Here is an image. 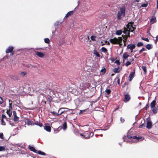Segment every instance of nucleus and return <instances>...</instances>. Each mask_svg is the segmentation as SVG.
<instances>
[{
  "label": "nucleus",
  "mask_w": 158,
  "mask_h": 158,
  "mask_svg": "<svg viewBox=\"0 0 158 158\" xmlns=\"http://www.w3.org/2000/svg\"><path fill=\"white\" fill-rule=\"evenodd\" d=\"M1 124L3 125H6L5 122L2 119L1 120Z\"/></svg>",
  "instance_id": "51"
},
{
  "label": "nucleus",
  "mask_w": 158,
  "mask_h": 158,
  "mask_svg": "<svg viewBox=\"0 0 158 158\" xmlns=\"http://www.w3.org/2000/svg\"><path fill=\"white\" fill-rule=\"evenodd\" d=\"M126 10V7L125 6H123L120 8V10L118 11L117 13L118 19L120 20L122 19L121 16L123 15L124 16L125 15V12Z\"/></svg>",
  "instance_id": "2"
},
{
  "label": "nucleus",
  "mask_w": 158,
  "mask_h": 158,
  "mask_svg": "<svg viewBox=\"0 0 158 158\" xmlns=\"http://www.w3.org/2000/svg\"><path fill=\"white\" fill-rule=\"evenodd\" d=\"M115 63H116L118 65H119L120 64V62L118 60H116L115 61Z\"/></svg>",
  "instance_id": "52"
},
{
  "label": "nucleus",
  "mask_w": 158,
  "mask_h": 158,
  "mask_svg": "<svg viewBox=\"0 0 158 158\" xmlns=\"http://www.w3.org/2000/svg\"><path fill=\"white\" fill-rule=\"evenodd\" d=\"M125 120L124 118H123V117H121L120 118V121L122 123H123L124 122Z\"/></svg>",
  "instance_id": "58"
},
{
  "label": "nucleus",
  "mask_w": 158,
  "mask_h": 158,
  "mask_svg": "<svg viewBox=\"0 0 158 158\" xmlns=\"http://www.w3.org/2000/svg\"><path fill=\"white\" fill-rule=\"evenodd\" d=\"M0 104H2V106L4 107L5 106V103H4L3 98L0 97Z\"/></svg>",
  "instance_id": "24"
},
{
  "label": "nucleus",
  "mask_w": 158,
  "mask_h": 158,
  "mask_svg": "<svg viewBox=\"0 0 158 158\" xmlns=\"http://www.w3.org/2000/svg\"><path fill=\"white\" fill-rule=\"evenodd\" d=\"M129 56V55L127 54V52L124 53L123 56V62H124L126 59H127Z\"/></svg>",
  "instance_id": "17"
},
{
  "label": "nucleus",
  "mask_w": 158,
  "mask_h": 158,
  "mask_svg": "<svg viewBox=\"0 0 158 158\" xmlns=\"http://www.w3.org/2000/svg\"><path fill=\"white\" fill-rule=\"evenodd\" d=\"M158 41V35H157L156 37V39L155 41V44H156L157 43V42Z\"/></svg>",
  "instance_id": "63"
},
{
  "label": "nucleus",
  "mask_w": 158,
  "mask_h": 158,
  "mask_svg": "<svg viewBox=\"0 0 158 158\" xmlns=\"http://www.w3.org/2000/svg\"><path fill=\"white\" fill-rule=\"evenodd\" d=\"M149 106L148 105V103H147V104L146 105V106L145 107V108L146 110H147L149 108Z\"/></svg>",
  "instance_id": "57"
},
{
  "label": "nucleus",
  "mask_w": 158,
  "mask_h": 158,
  "mask_svg": "<svg viewBox=\"0 0 158 158\" xmlns=\"http://www.w3.org/2000/svg\"><path fill=\"white\" fill-rule=\"evenodd\" d=\"M35 54L39 57L42 58L44 55V54L38 52H35Z\"/></svg>",
  "instance_id": "19"
},
{
  "label": "nucleus",
  "mask_w": 158,
  "mask_h": 158,
  "mask_svg": "<svg viewBox=\"0 0 158 158\" xmlns=\"http://www.w3.org/2000/svg\"><path fill=\"white\" fill-rule=\"evenodd\" d=\"M101 72L103 73L102 74H105L106 72V69L105 68L102 69L101 70Z\"/></svg>",
  "instance_id": "45"
},
{
  "label": "nucleus",
  "mask_w": 158,
  "mask_h": 158,
  "mask_svg": "<svg viewBox=\"0 0 158 158\" xmlns=\"http://www.w3.org/2000/svg\"><path fill=\"white\" fill-rule=\"evenodd\" d=\"M129 32H130V31L127 28H126V27H124V31L123 32L126 35Z\"/></svg>",
  "instance_id": "27"
},
{
  "label": "nucleus",
  "mask_w": 158,
  "mask_h": 158,
  "mask_svg": "<svg viewBox=\"0 0 158 158\" xmlns=\"http://www.w3.org/2000/svg\"><path fill=\"white\" fill-rule=\"evenodd\" d=\"M152 127V123L151 121L147 122L146 127L148 128H151Z\"/></svg>",
  "instance_id": "18"
},
{
  "label": "nucleus",
  "mask_w": 158,
  "mask_h": 158,
  "mask_svg": "<svg viewBox=\"0 0 158 158\" xmlns=\"http://www.w3.org/2000/svg\"><path fill=\"white\" fill-rule=\"evenodd\" d=\"M54 133H57L59 131L58 129H53Z\"/></svg>",
  "instance_id": "49"
},
{
  "label": "nucleus",
  "mask_w": 158,
  "mask_h": 158,
  "mask_svg": "<svg viewBox=\"0 0 158 158\" xmlns=\"http://www.w3.org/2000/svg\"><path fill=\"white\" fill-rule=\"evenodd\" d=\"M122 41V37H118V38L115 37L113 39H111L110 40V42L114 44H118V43H120V42H121Z\"/></svg>",
  "instance_id": "3"
},
{
  "label": "nucleus",
  "mask_w": 158,
  "mask_h": 158,
  "mask_svg": "<svg viewBox=\"0 0 158 158\" xmlns=\"http://www.w3.org/2000/svg\"><path fill=\"white\" fill-rule=\"evenodd\" d=\"M62 109H66L67 110H69V109H68L67 108H60L58 111V112L57 113L55 111H52L51 112V113L52 114V115H53L55 116H57L59 115V113L60 112V110Z\"/></svg>",
  "instance_id": "6"
},
{
  "label": "nucleus",
  "mask_w": 158,
  "mask_h": 158,
  "mask_svg": "<svg viewBox=\"0 0 158 158\" xmlns=\"http://www.w3.org/2000/svg\"><path fill=\"white\" fill-rule=\"evenodd\" d=\"M37 153H38L39 154L41 155H44V156L46 155V154L44 152H42L41 151H37Z\"/></svg>",
  "instance_id": "36"
},
{
  "label": "nucleus",
  "mask_w": 158,
  "mask_h": 158,
  "mask_svg": "<svg viewBox=\"0 0 158 158\" xmlns=\"http://www.w3.org/2000/svg\"><path fill=\"white\" fill-rule=\"evenodd\" d=\"M0 138L2 139H3V134L2 133H0Z\"/></svg>",
  "instance_id": "64"
},
{
  "label": "nucleus",
  "mask_w": 158,
  "mask_h": 158,
  "mask_svg": "<svg viewBox=\"0 0 158 158\" xmlns=\"http://www.w3.org/2000/svg\"><path fill=\"white\" fill-rule=\"evenodd\" d=\"M130 32H128V33L126 35H125V36L127 37V39L128 37H131L130 35Z\"/></svg>",
  "instance_id": "62"
},
{
  "label": "nucleus",
  "mask_w": 158,
  "mask_h": 158,
  "mask_svg": "<svg viewBox=\"0 0 158 158\" xmlns=\"http://www.w3.org/2000/svg\"><path fill=\"white\" fill-rule=\"evenodd\" d=\"M152 109V111L154 114H156L157 113L158 109L157 108L155 107L151 108Z\"/></svg>",
  "instance_id": "25"
},
{
  "label": "nucleus",
  "mask_w": 158,
  "mask_h": 158,
  "mask_svg": "<svg viewBox=\"0 0 158 158\" xmlns=\"http://www.w3.org/2000/svg\"><path fill=\"white\" fill-rule=\"evenodd\" d=\"M19 129H12L11 131V135L12 136H14L17 134L18 133V130Z\"/></svg>",
  "instance_id": "14"
},
{
  "label": "nucleus",
  "mask_w": 158,
  "mask_h": 158,
  "mask_svg": "<svg viewBox=\"0 0 158 158\" xmlns=\"http://www.w3.org/2000/svg\"><path fill=\"white\" fill-rule=\"evenodd\" d=\"M131 64V62L130 61H127L125 64V65L126 66H128Z\"/></svg>",
  "instance_id": "46"
},
{
  "label": "nucleus",
  "mask_w": 158,
  "mask_h": 158,
  "mask_svg": "<svg viewBox=\"0 0 158 158\" xmlns=\"http://www.w3.org/2000/svg\"><path fill=\"white\" fill-rule=\"evenodd\" d=\"M146 47L148 50H150L152 48V45L150 44H147L146 46Z\"/></svg>",
  "instance_id": "32"
},
{
  "label": "nucleus",
  "mask_w": 158,
  "mask_h": 158,
  "mask_svg": "<svg viewBox=\"0 0 158 158\" xmlns=\"http://www.w3.org/2000/svg\"><path fill=\"white\" fill-rule=\"evenodd\" d=\"M135 73L133 72H132L129 75L128 77L129 80L131 81L132 80V79L134 77Z\"/></svg>",
  "instance_id": "20"
},
{
  "label": "nucleus",
  "mask_w": 158,
  "mask_h": 158,
  "mask_svg": "<svg viewBox=\"0 0 158 158\" xmlns=\"http://www.w3.org/2000/svg\"><path fill=\"white\" fill-rule=\"evenodd\" d=\"M44 42L47 44H49L50 42V40L48 38H45L44 39Z\"/></svg>",
  "instance_id": "41"
},
{
  "label": "nucleus",
  "mask_w": 158,
  "mask_h": 158,
  "mask_svg": "<svg viewBox=\"0 0 158 158\" xmlns=\"http://www.w3.org/2000/svg\"><path fill=\"white\" fill-rule=\"evenodd\" d=\"M69 109V110H64L63 111H62L61 112H60H60H59V115L61 114H65V116L64 115V118L67 117V115L68 114L67 113V111H68L69 110H72V109Z\"/></svg>",
  "instance_id": "11"
},
{
  "label": "nucleus",
  "mask_w": 158,
  "mask_h": 158,
  "mask_svg": "<svg viewBox=\"0 0 158 158\" xmlns=\"http://www.w3.org/2000/svg\"><path fill=\"white\" fill-rule=\"evenodd\" d=\"M143 45V44L141 42H139L137 44L138 47H140Z\"/></svg>",
  "instance_id": "44"
},
{
  "label": "nucleus",
  "mask_w": 158,
  "mask_h": 158,
  "mask_svg": "<svg viewBox=\"0 0 158 158\" xmlns=\"http://www.w3.org/2000/svg\"><path fill=\"white\" fill-rule=\"evenodd\" d=\"M105 92L106 93L108 94H109L111 93V90L110 89H106Z\"/></svg>",
  "instance_id": "42"
},
{
  "label": "nucleus",
  "mask_w": 158,
  "mask_h": 158,
  "mask_svg": "<svg viewBox=\"0 0 158 158\" xmlns=\"http://www.w3.org/2000/svg\"><path fill=\"white\" fill-rule=\"evenodd\" d=\"M122 37H123V43H124L123 46L124 47L126 46V42L127 41V37L126 36H125V35H122Z\"/></svg>",
  "instance_id": "21"
},
{
  "label": "nucleus",
  "mask_w": 158,
  "mask_h": 158,
  "mask_svg": "<svg viewBox=\"0 0 158 158\" xmlns=\"http://www.w3.org/2000/svg\"><path fill=\"white\" fill-rule=\"evenodd\" d=\"M131 28H132V29H130V32H133L135 30V27H132ZM129 31H130V30H129Z\"/></svg>",
  "instance_id": "61"
},
{
  "label": "nucleus",
  "mask_w": 158,
  "mask_h": 158,
  "mask_svg": "<svg viewBox=\"0 0 158 158\" xmlns=\"http://www.w3.org/2000/svg\"><path fill=\"white\" fill-rule=\"evenodd\" d=\"M131 98L129 95L127 94L124 95V98L123 99V101L125 102H127L129 101L130 99Z\"/></svg>",
  "instance_id": "4"
},
{
  "label": "nucleus",
  "mask_w": 158,
  "mask_h": 158,
  "mask_svg": "<svg viewBox=\"0 0 158 158\" xmlns=\"http://www.w3.org/2000/svg\"><path fill=\"white\" fill-rule=\"evenodd\" d=\"M101 50H102V52L105 53H106L107 52V49L104 47L102 48H101Z\"/></svg>",
  "instance_id": "38"
},
{
  "label": "nucleus",
  "mask_w": 158,
  "mask_h": 158,
  "mask_svg": "<svg viewBox=\"0 0 158 158\" xmlns=\"http://www.w3.org/2000/svg\"><path fill=\"white\" fill-rule=\"evenodd\" d=\"M142 39L144 40H145L147 42H149V40L148 38H145L144 37H142Z\"/></svg>",
  "instance_id": "54"
},
{
  "label": "nucleus",
  "mask_w": 158,
  "mask_h": 158,
  "mask_svg": "<svg viewBox=\"0 0 158 158\" xmlns=\"http://www.w3.org/2000/svg\"><path fill=\"white\" fill-rule=\"evenodd\" d=\"M93 53L94 54V55L96 56H97L98 57H99L100 56V55L95 50H94Z\"/></svg>",
  "instance_id": "34"
},
{
  "label": "nucleus",
  "mask_w": 158,
  "mask_h": 158,
  "mask_svg": "<svg viewBox=\"0 0 158 158\" xmlns=\"http://www.w3.org/2000/svg\"><path fill=\"white\" fill-rule=\"evenodd\" d=\"M156 18H154L153 17H152L150 19V21L151 22H152L153 23H155V20Z\"/></svg>",
  "instance_id": "43"
},
{
  "label": "nucleus",
  "mask_w": 158,
  "mask_h": 158,
  "mask_svg": "<svg viewBox=\"0 0 158 158\" xmlns=\"http://www.w3.org/2000/svg\"><path fill=\"white\" fill-rule=\"evenodd\" d=\"M26 72H22L19 74V75L21 77L24 76L27 74Z\"/></svg>",
  "instance_id": "37"
},
{
  "label": "nucleus",
  "mask_w": 158,
  "mask_h": 158,
  "mask_svg": "<svg viewBox=\"0 0 158 158\" xmlns=\"http://www.w3.org/2000/svg\"><path fill=\"white\" fill-rule=\"evenodd\" d=\"M134 24V22H130L126 25L127 27V29L130 30V29H131V28L133 27V25Z\"/></svg>",
  "instance_id": "8"
},
{
  "label": "nucleus",
  "mask_w": 158,
  "mask_h": 158,
  "mask_svg": "<svg viewBox=\"0 0 158 158\" xmlns=\"http://www.w3.org/2000/svg\"><path fill=\"white\" fill-rule=\"evenodd\" d=\"M36 125L40 127H42L43 126V124L40 121H35L34 122H33V126Z\"/></svg>",
  "instance_id": "9"
},
{
  "label": "nucleus",
  "mask_w": 158,
  "mask_h": 158,
  "mask_svg": "<svg viewBox=\"0 0 158 158\" xmlns=\"http://www.w3.org/2000/svg\"><path fill=\"white\" fill-rule=\"evenodd\" d=\"M6 113L8 115L9 117H10L12 114V112L10 110H7Z\"/></svg>",
  "instance_id": "30"
},
{
  "label": "nucleus",
  "mask_w": 158,
  "mask_h": 158,
  "mask_svg": "<svg viewBox=\"0 0 158 158\" xmlns=\"http://www.w3.org/2000/svg\"><path fill=\"white\" fill-rule=\"evenodd\" d=\"M25 123L28 126L33 125V122L29 119H26L25 121Z\"/></svg>",
  "instance_id": "12"
},
{
  "label": "nucleus",
  "mask_w": 158,
  "mask_h": 158,
  "mask_svg": "<svg viewBox=\"0 0 158 158\" xmlns=\"http://www.w3.org/2000/svg\"><path fill=\"white\" fill-rule=\"evenodd\" d=\"M116 78L118 79V80H117V83L119 85H120V79L119 78V77H116Z\"/></svg>",
  "instance_id": "48"
},
{
  "label": "nucleus",
  "mask_w": 158,
  "mask_h": 158,
  "mask_svg": "<svg viewBox=\"0 0 158 158\" xmlns=\"http://www.w3.org/2000/svg\"><path fill=\"white\" fill-rule=\"evenodd\" d=\"M123 32V31L122 30H117L116 32V34L118 35H121Z\"/></svg>",
  "instance_id": "29"
},
{
  "label": "nucleus",
  "mask_w": 158,
  "mask_h": 158,
  "mask_svg": "<svg viewBox=\"0 0 158 158\" xmlns=\"http://www.w3.org/2000/svg\"><path fill=\"white\" fill-rule=\"evenodd\" d=\"M107 129H96L94 130V132H96L97 133H99V131L101 130V131H106Z\"/></svg>",
  "instance_id": "35"
},
{
  "label": "nucleus",
  "mask_w": 158,
  "mask_h": 158,
  "mask_svg": "<svg viewBox=\"0 0 158 158\" xmlns=\"http://www.w3.org/2000/svg\"><path fill=\"white\" fill-rule=\"evenodd\" d=\"M14 47L13 46H10L6 50V52L8 53L11 52L14 49Z\"/></svg>",
  "instance_id": "13"
},
{
  "label": "nucleus",
  "mask_w": 158,
  "mask_h": 158,
  "mask_svg": "<svg viewBox=\"0 0 158 158\" xmlns=\"http://www.w3.org/2000/svg\"><path fill=\"white\" fill-rule=\"evenodd\" d=\"M74 11L73 10L69 12L65 16V17L64 18V19L66 18H67L68 17L73 15L74 13Z\"/></svg>",
  "instance_id": "16"
},
{
  "label": "nucleus",
  "mask_w": 158,
  "mask_h": 158,
  "mask_svg": "<svg viewBox=\"0 0 158 158\" xmlns=\"http://www.w3.org/2000/svg\"><path fill=\"white\" fill-rule=\"evenodd\" d=\"M12 103H9V110H12Z\"/></svg>",
  "instance_id": "55"
},
{
  "label": "nucleus",
  "mask_w": 158,
  "mask_h": 158,
  "mask_svg": "<svg viewBox=\"0 0 158 158\" xmlns=\"http://www.w3.org/2000/svg\"><path fill=\"white\" fill-rule=\"evenodd\" d=\"M2 119H3L4 118H6V116L4 114H2Z\"/></svg>",
  "instance_id": "60"
},
{
  "label": "nucleus",
  "mask_w": 158,
  "mask_h": 158,
  "mask_svg": "<svg viewBox=\"0 0 158 158\" xmlns=\"http://www.w3.org/2000/svg\"><path fill=\"white\" fill-rule=\"evenodd\" d=\"M141 68L143 70V71H144V74H146L147 73L146 67L145 66H142Z\"/></svg>",
  "instance_id": "33"
},
{
  "label": "nucleus",
  "mask_w": 158,
  "mask_h": 158,
  "mask_svg": "<svg viewBox=\"0 0 158 158\" xmlns=\"http://www.w3.org/2000/svg\"><path fill=\"white\" fill-rule=\"evenodd\" d=\"M156 101L155 100H153L150 104V106L151 108L155 107L156 105Z\"/></svg>",
  "instance_id": "23"
},
{
  "label": "nucleus",
  "mask_w": 158,
  "mask_h": 158,
  "mask_svg": "<svg viewBox=\"0 0 158 158\" xmlns=\"http://www.w3.org/2000/svg\"><path fill=\"white\" fill-rule=\"evenodd\" d=\"M73 132L76 135L78 136L79 135L81 136H84V135L81 133H79L78 129H74Z\"/></svg>",
  "instance_id": "15"
},
{
  "label": "nucleus",
  "mask_w": 158,
  "mask_h": 158,
  "mask_svg": "<svg viewBox=\"0 0 158 158\" xmlns=\"http://www.w3.org/2000/svg\"><path fill=\"white\" fill-rule=\"evenodd\" d=\"M94 133H93V132H90H90L89 134V136H87V137H86L85 138H89L90 137L94 135Z\"/></svg>",
  "instance_id": "40"
},
{
  "label": "nucleus",
  "mask_w": 158,
  "mask_h": 158,
  "mask_svg": "<svg viewBox=\"0 0 158 158\" xmlns=\"http://www.w3.org/2000/svg\"><path fill=\"white\" fill-rule=\"evenodd\" d=\"M145 50V49L144 48H142V49L140 50L139 51V53H140L141 52H142L144 51Z\"/></svg>",
  "instance_id": "59"
},
{
  "label": "nucleus",
  "mask_w": 158,
  "mask_h": 158,
  "mask_svg": "<svg viewBox=\"0 0 158 158\" xmlns=\"http://www.w3.org/2000/svg\"><path fill=\"white\" fill-rule=\"evenodd\" d=\"M67 127L66 122H65L63 124V127H60L58 128H67Z\"/></svg>",
  "instance_id": "26"
},
{
  "label": "nucleus",
  "mask_w": 158,
  "mask_h": 158,
  "mask_svg": "<svg viewBox=\"0 0 158 158\" xmlns=\"http://www.w3.org/2000/svg\"><path fill=\"white\" fill-rule=\"evenodd\" d=\"M13 114L14 115V117L13 118V120L15 122H16L19 120V118L17 116L16 113L15 111H14Z\"/></svg>",
  "instance_id": "10"
},
{
  "label": "nucleus",
  "mask_w": 158,
  "mask_h": 158,
  "mask_svg": "<svg viewBox=\"0 0 158 158\" xmlns=\"http://www.w3.org/2000/svg\"><path fill=\"white\" fill-rule=\"evenodd\" d=\"M119 67H118L117 68H115L113 69V71L115 73H119L120 70L119 69Z\"/></svg>",
  "instance_id": "31"
},
{
  "label": "nucleus",
  "mask_w": 158,
  "mask_h": 158,
  "mask_svg": "<svg viewBox=\"0 0 158 158\" xmlns=\"http://www.w3.org/2000/svg\"><path fill=\"white\" fill-rule=\"evenodd\" d=\"M48 99L49 102H51L52 101V98L50 96H49Z\"/></svg>",
  "instance_id": "53"
},
{
  "label": "nucleus",
  "mask_w": 158,
  "mask_h": 158,
  "mask_svg": "<svg viewBox=\"0 0 158 158\" xmlns=\"http://www.w3.org/2000/svg\"><path fill=\"white\" fill-rule=\"evenodd\" d=\"M95 37H96L95 36H93V35H92L90 37L91 40L92 41L95 40Z\"/></svg>",
  "instance_id": "56"
},
{
  "label": "nucleus",
  "mask_w": 158,
  "mask_h": 158,
  "mask_svg": "<svg viewBox=\"0 0 158 158\" xmlns=\"http://www.w3.org/2000/svg\"><path fill=\"white\" fill-rule=\"evenodd\" d=\"M81 91V89L80 88H77L76 89H73L72 91V93L75 95H78L79 94Z\"/></svg>",
  "instance_id": "5"
},
{
  "label": "nucleus",
  "mask_w": 158,
  "mask_h": 158,
  "mask_svg": "<svg viewBox=\"0 0 158 158\" xmlns=\"http://www.w3.org/2000/svg\"><path fill=\"white\" fill-rule=\"evenodd\" d=\"M135 47V44H130L128 45L127 46V49H130L131 50V52H132V50L134 49Z\"/></svg>",
  "instance_id": "7"
},
{
  "label": "nucleus",
  "mask_w": 158,
  "mask_h": 158,
  "mask_svg": "<svg viewBox=\"0 0 158 158\" xmlns=\"http://www.w3.org/2000/svg\"><path fill=\"white\" fill-rule=\"evenodd\" d=\"M29 148L31 151L35 153H37V150H36L34 147L31 146L30 145H29Z\"/></svg>",
  "instance_id": "22"
},
{
  "label": "nucleus",
  "mask_w": 158,
  "mask_h": 158,
  "mask_svg": "<svg viewBox=\"0 0 158 158\" xmlns=\"http://www.w3.org/2000/svg\"><path fill=\"white\" fill-rule=\"evenodd\" d=\"M5 150V148L3 146H0V152L4 151Z\"/></svg>",
  "instance_id": "50"
},
{
  "label": "nucleus",
  "mask_w": 158,
  "mask_h": 158,
  "mask_svg": "<svg viewBox=\"0 0 158 158\" xmlns=\"http://www.w3.org/2000/svg\"><path fill=\"white\" fill-rule=\"evenodd\" d=\"M44 128H51L50 126L49 125L48 123L45 124V126H44Z\"/></svg>",
  "instance_id": "39"
},
{
  "label": "nucleus",
  "mask_w": 158,
  "mask_h": 158,
  "mask_svg": "<svg viewBox=\"0 0 158 158\" xmlns=\"http://www.w3.org/2000/svg\"><path fill=\"white\" fill-rule=\"evenodd\" d=\"M11 79L14 81H17L19 79V78L17 75H15L12 77Z\"/></svg>",
  "instance_id": "28"
},
{
  "label": "nucleus",
  "mask_w": 158,
  "mask_h": 158,
  "mask_svg": "<svg viewBox=\"0 0 158 158\" xmlns=\"http://www.w3.org/2000/svg\"><path fill=\"white\" fill-rule=\"evenodd\" d=\"M148 3H144V4H143L140 6V8L141 7H146L148 6Z\"/></svg>",
  "instance_id": "47"
},
{
  "label": "nucleus",
  "mask_w": 158,
  "mask_h": 158,
  "mask_svg": "<svg viewBox=\"0 0 158 158\" xmlns=\"http://www.w3.org/2000/svg\"><path fill=\"white\" fill-rule=\"evenodd\" d=\"M127 134V136L128 138H132V139L131 141L129 140L126 141L127 143L129 142L131 143H136L139 140H143V138L142 137L134 136L136 134V132L135 131L134 129H130Z\"/></svg>",
  "instance_id": "1"
}]
</instances>
